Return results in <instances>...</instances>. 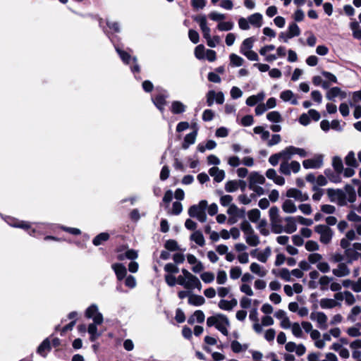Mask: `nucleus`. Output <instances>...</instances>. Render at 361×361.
<instances>
[{"instance_id":"1","label":"nucleus","mask_w":361,"mask_h":361,"mask_svg":"<svg viewBox=\"0 0 361 361\" xmlns=\"http://www.w3.org/2000/svg\"><path fill=\"white\" fill-rule=\"evenodd\" d=\"M194 20L199 24L203 37L206 39L207 45L211 48L216 47V45L220 43L221 39L218 35L211 36V30L207 25L206 16L204 15L197 16L194 18Z\"/></svg>"},{"instance_id":"2","label":"nucleus","mask_w":361,"mask_h":361,"mask_svg":"<svg viewBox=\"0 0 361 361\" xmlns=\"http://www.w3.org/2000/svg\"><path fill=\"white\" fill-rule=\"evenodd\" d=\"M207 325L209 327L215 326L221 334L228 336V328L230 326V322L228 317L222 314H216L209 317L207 319Z\"/></svg>"},{"instance_id":"3","label":"nucleus","mask_w":361,"mask_h":361,"mask_svg":"<svg viewBox=\"0 0 361 361\" xmlns=\"http://www.w3.org/2000/svg\"><path fill=\"white\" fill-rule=\"evenodd\" d=\"M296 221V218L293 216L283 218V222H280L272 232L277 234L283 232L293 233L297 230Z\"/></svg>"},{"instance_id":"4","label":"nucleus","mask_w":361,"mask_h":361,"mask_svg":"<svg viewBox=\"0 0 361 361\" xmlns=\"http://www.w3.org/2000/svg\"><path fill=\"white\" fill-rule=\"evenodd\" d=\"M207 207L206 200H201L197 204L191 206L188 209V214L190 217L196 218L200 222H205L207 215L205 209Z\"/></svg>"},{"instance_id":"5","label":"nucleus","mask_w":361,"mask_h":361,"mask_svg":"<svg viewBox=\"0 0 361 361\" xmlns=\"http://www.w3.org/2000/svg\"><path fill=\"white\" fill-rule=\"evenodd\" d=\"M240 228L244 233L245 241L250 246H257L259 244V237L255 233L250 223L244 221L240 224Z\"/></svg>"},{"instance_id":"6","label":"nucleus","mask_w":361,"mask_h":361,"mask_svg":"<svg viewBox=\"0 0 361 361\" xmlns=\"http://www.w3.org/2000/svg\"><path fill=\"white\" fill-rule=\"evenodd\" d=\"M181 272L185 276V289L190 290L197 288L198 290H201L202 283L196 276L185 269H182Z\"/></svg>"},{"instance_id":"7","label":"nucleus","mask_w":361,"mask_h":361,"mask_svg":"<svg viewBox=\"0 0 361 361\" xmlns=\"http://www.w3.org/2000/svg\"><path fill=\"white\" fill-rule=\"evenodd\" d=\"M314 231L319 234V240L322 243L329 244L331 241L333 231L328 226L322 224L317 225L314 227Z\"/></svg>"},{"instance_id":"8","label":"nucleus","mask_w":361,"mask_h":361,"mask_svg":"<svg viewBox=\"0 0 361 361\" xmlns=\"http://www.w3.org/2000/svg\"><path fill=\"white\" fill-rule=\"evenodd\" d=\"M327 195L331 202L336 203L339 206L347 204L346 195L341 190L328 189Z\"/></svg>"},{"instance_id":"9","label":"nucleus","mask_w":361,"mask_h":361,"mask_svg":"<svg viewBox=\"0 0 361 361\" xmlns=\"http://www.w3.org/2000/svg\"><path fill=\"white\" fill-rule=\"evenodd\" d=\"M85 317L88 319H92L95 324H102L104 321L103 315L99 311V307L97 305L92 304L85 310Z\"/></svg>"},{"instance_id":"10","label":"nucleus","mask_w":361,"mask_h":361,"mask_svg":"<svg viewBox=\"0 0 361 361\" xmlns=\"http://www.w3.org/2000/svg\"><path fill=\"white\" fill-rule=\"evenodd\" d=\"M300 170V164L298 161H292L290 162H281L280 164L279 171L280 173L290 176L291 173H298Z\"/></svg>"},{"instance_id":"11","label":"nucleus","mask_w":361,"mask_h":361,"mask_svg":"<svg viewBox=\"0 0 361 361\" xmlns=\"http://www.w3.org/2000/svg\"><path fill=\"white\" fill-rule=\"evenodd\" d=\"M312 321L317 323V326L322 330H325L328 327L327 316L322 312H312L310 316Z\"/></svg>"},{"instance_id":"12","label":"nucleus","mask_w":361,"mask_h":361,"mask_svg":"<svg viewBox=\"0 0 361 361\" xmlns=\"http://www.w3.org/2000/svg\"><path fill=\"white\" fill-rule=\"evenodd\" d=\"M305 169H319L323 165V155L317 154L312 159H305L302 162Z\"/></svg>"},{"instance_id":"13","label":"nucleus","mask_w":361,"mask_h":361,"mask_svg":"<svg viewBox=\"0 0 361 361\" xmlns=\"http://www.w3.org/2000/svg\"><path fill=\"white\" fill-rule=\"evenodd\" d=\"M269 218L271 231L278 227L280 222H283V218L279 215V210L276 207H272L269 209Z\"/></svg>"},{"instance_id":"14","label":"nucleus","mask_w":361,"mask_h":361,"mask_svg":"<svg viewBox=\"0 0 361 361\" xmlns=\"http://www.w3.org/2000/svg\"><path fill=\"white\" fill-rule=\"evenodd\" d=\"M216 101L217 104H221L224 102V95L223 92H215L214 90H210L207 94V104L209 106H211L214 104V101Z\"/></svg>"},{"instance_id":"15","label":"nucleus","mask_w":361,"mask_h":361,"mask_svg":"<svg viewBox=\"0 0 361 361\" xmlns=\"http://www.w3.org/2000/svg\"><path fill=\"white\" fill-rule=\"evenodd\" d=\"M332 274L338 278L345 277L350 274V269L347 263L341 262L332 269Z\"/></svg>"},{"instance_id":"16","label":"nucleus","mask_w":361,"mask_h":361,"mask_svg":"<svg viewBox=\"0 0 361 361\" xmlns=\"http://www.w3.org/2000/svg\"><path fill=\"white\" fill-rule=\"evenodd\" d=\"M286 196L290 198H294L300 202H305L309 200V195L296 188H290L287 190Z\"/></svg>"},{"instance_id":"17","label":"nucleus","mask_w":361,"mask_h":361,"mask_svg":"<svg viewBox=\"0 0 361 361\" xmlns=\"http://www.w3.org/2000/svg\"><path fill=\"white\" fill-rule=\"evenodd\" d=\"M249 319L254 322L252 328L257 334H261L262 332V325L259 323L258 312L257 308L252 309L250 312Z\"/></svg>"},{"instance_id":"18","label":"nucleus","mask_w":361,"mask_h":361,"mask_svg":"<svg viewBox=\"0 0 361 361\" xmlns=\"http://www.w3.org/2000/svg\"><path fill=\"white\" fill-rule=\"evenodd\" d=\"M209 174L213 177L214 180L216 183L221 182L225 178V172L224 170L216 166H213L209 170Z\"/></svg>"},{"instance_id":"19","label":"nucleus","mask_w":361,"mask_h":361,"mask_svg":"<svg viewBox=\"0 0 361 361\" xmlns=\"http://www.w3.org/2000/svg\"><path fill=\"white\" fill-rule=\"evenodd\" d=\"M280 98L283 102H290V104L293 105H297L298 104L297 97H295L294 93L290 90L281 92L280 94Z\"/></svg>"},{"instance_id":"20","label":"nucleus","mask_w":361,"mask_h":361,"mask_svg":"<svg viewBox=\"0 0 361 361\" xmlns=\"http://www.w3.org/2000/svg\"><path fill=\"white\" fill-rule=\"evenodd\" d=\"M238 305V301L235 298L231 300H221L219 302L218 306L221 310L226 311H231Z\"/></svg>"},{"instance_id":"21","label":"nucleus","mask_w":361,"mask_h":361,"mask_svg":"<svg viewBox=\"0 0 361 361\" xmlns=\"http://www.w3.org/2000/svg\"><path fill=\"white\" fill-rule=\"evenodd\" d=\"M250 270L252 273L262 278L266 276L268 273V271L264 267L256 262L251 263Z\"/></svg>"},{"instance_id":"22","label":"nucleus","mask_w":361,"mask_h":361,"mask_svg":"<svg viewBox=\"0 0 361 361\" xmlns=\"http://www.w3.org/2000/svg\"><path fill=\"white\" fill-rule=\"evenodd\" d=\"M111 267L115 271L118 280L121 281L126 277L127 270L123 264L120 263H116L113 264Z\"/></svg>"},{"instance_id":"23","label":"nucleus","mask_w":361,"mask_h":361,"mask_svg":"<svg viewBox=\"0 0 361 361\" xmlns=\"http://www.w3.org/2000/svg\"><path fill=\"white\" fill-rule=\"evenodd\" d=\"M100 324L92 322L88 325L87 332L90 334V340L92 342L95 341L102 335V333L99 332L97 329V326Z\"/></svg>"},{"instance_id":"24","label":"nucleus","mask_w":361,"mask_h":361,"mask_svg":"<svg viewBox=\"0 0 361 361\" xmlns=\"http://www.w3.org/2000/svg\"><path fill=\"white\" fill-rule=\"evenodd\" d=\"M336 97H341L343 99L346 97V94L343 92L339 87H334L329 90L326 94V97L329 100H334Z\"/></svg>"},{"instance_id":"25","label":"nucleus","mask_w":361,"mask_h":361,"mask_svg":"<svg viewBox=\"0 0 361 361\" xmlns=\"http://www.w3.org/2000/svg\"><path fill=\"white\" fill-rule=\"evenodd\" d=\"M265 98V94L264 92H260L256 95L250 96L246 99V104L249 106H253L258 102H262Z\"/></svg>"},{"instance_id":"26","label":"nucleus","mask_w":361,"mask_h":361,"mask_svg":"<svg viewBox=\"0 0 361 361\" xmlns=\"http://www.w3.org/2000/svg\"><path fill=\"white\" fill-rule=\"evenodd\" d=\"M250 25L255 27H260L262 25V15L255 13L247 17Z\"/></svg>"},{"instance_id":"27","label":"nucleus","mask_w":361,"mask_h":361,"mask_svg":"<svg viewBox=\"0 0 361 361\" xmlns=\"http://www.w3.org/2000/svg\"><path fill=\"white\" fill-rule=\"evenodd\" d=\"M265 182V178L257 172H252L249 176V185H262Z\"/></svg>"},{"instance_id":"28","label":"nucleus","mask_w":361,"mask_h":361,"mask_svg":"<svg viewBox=\"0 0 361 361\" xmlns=\"http://www.w3.org/2000/svg\"><path fill=\"white\" fill-rule=\"evenodd\" d=\"M344 256L346 257L347 263L351 264L358 259L360 255L356 250L351 247L344 251Z\"/></svg>"},{"instance_id":"29","label":"nucleus","mask_w":361,"mask_h":361,"mask_svg":"<svg viewBox=\"0 0 361 361\" xmlns=\"http://www.w3.org/2000/svg\"><path fill=\"white\" fill-rule=\"evenodd\" d=\"M320 307L322 309H332L337 306H340V302L331 298H322L319 302Z\"/></svg>"},{"instance_id":"30","label":"nucleus","mask_w":361,"mask_h":361,"mask_svg":"<svg viewBox=\"0 0 361 361\" xmlns=\"http://www.w3.org/2000/svg\"><path fill=\"white\" fill-rule=\"evenodd\" d=\"M197 134V131L195 130V131H193L190 133H188L185 135V137L184 138L183 143L182 145L183 149H187L190 147V145H191L195 142Z\"/></svg>"},{"instance_id":"31","label":"nucleus","mask_w":361,"mask_h":361,"mask_svg":"<svg viewBox=\"0 0 361 361\" xmlns=\"http://www.w3.org/2000/svg\"><path fill=\"white\" fill-rule=\"evenodd\" d=\"M166 97H167L166 96H164V95H162V94H159V95H157L154 97L152 98V102L154 104V105L161 111H163L164 109V106L166 104Z\"/></svg>"},{"instance_id":"32","label":"nucleus","mask_w":361,"mask_h":361,"mask_svg":"<svg viewBox=\"0 0 361 361\" xmlns=\"http://www.w3.org/2000/svg\"><path fill=\"white\" fill-rule=\"evenodd\" d=\"M255 42V39L253 37L245 39L240 48V53L252 50Z\"/></svg>"},{"instance_id":"33","label":"nucleus","mask_w":361,"mask_h":361,"mask_svg":"<svg viewBox=\"0 0 361 361\" xmlns=\"http://www.w3.org/2000/svg\"><path fill=\"white\" fill-rule=\"evenodd\" d=\"M204 314L202 310H196L188 319V322L190 324H193L195 322L202 323L204 322Z\"/></svg>"},{"instance_id":"34","label":"nucleus","mask_w":361,"mask_h":361,"mask_svg":"<svg viewBox=\"0 0 361 361\" xmlns=\"http://www.w3.org/2000/svg\"><path fill=\"white\" fill-rule=\"evenodd\" d=\"M347 334L350 337H358L361 336V323H356L354 326L346 329Z\"/></svg>"},{"instance_id":"35","label":"nucleus","mask_w":361,"mask_h":361,"mask_svg":"<svg viewBox=\"0 0 361 361\" xmlns=\"http://www.w3.org/2000/svg\"><path fill=\"white\" fill-rule=\"evenodd\" d=\"M205 302V299L202 295L191 294L188 298V303L194 306H201Z\"/></svg>"},{"instance_id":"36","label":"nucleus","mask_w":361,"mask_h":361,"mask_svg":"<svg viewBox=\"0 0 361 361\" xmlns=\"http://www.w3.org/2000/svg\"><path fill=\"white\" fill-rule=\"evenodd\" d=\"M282 209L286 213L293 214L297 211V207L292 200H286L282 204Z\"/></svg>"},{"instance_id":"37","label":"nucleus","mask_w":361,"mask_h":361,"mask_svg":"<svg viewBox=\"0 0 361 361\" xmlns=\"http://www.w3.org/2000/svg\"><path fill=\"white\" fill-rule=\"evenodd\" d=\"M190 240L195 242L198 245L202 247L205 244L204 238L200 231H195L190 237Z\"/></svg>"},{"instance_id":"38","label":"nucleus","mask_w":361,"mask_h":361,"mask_svg":"<svg viewBox=\"0 0 361 361\" xmlns=\"http://www.w3.org/2000/svg\"><path fill=\"white\" fill-rule=\"evenodd\" d=\"M186 106L179 101H174L171 103V111L173 114H182L185 111Z\"/></svg>"},{"instance_id":"39","label":"nucleus","mask_w":361,"mask_h":361,"mask_svg":"<svg viewBox=\"0 0 361 361\" xmlns=\"http://www.w3.org/2000/svg\"><path fill=\"white\" fill-rule=\"evenodd\" d=\"M291 148L292 146H288L279 152L280 158L282 160L281 162H288L293 156Z\"/></svg>"},{"instance_id":"40","label":"nucleus","mask_w":361,"mask_h":361,"mask_svg":"<svg viewBox=\"0 0 361 361\" xmlns=\"http://www.w3.org/2000/svg\"><path fill=\"white\" fill-rule=\"evenodd\" d=\"M271 253V248L267 247L263 251L259 252L256 255V259L262 263H266Z\"/></svg>"},{"instance_id":"41","label":"nucleus","mask_w":361,"mask_h":361,"mask_svg":"<svg viewBox=\"0 0 361 361\" xmlns=\"http://www.w3.org/2000/svg\"><path fill=\"white\" fill-rule=\"evenodd\" d=\"M293 335L296 338H303L304 334L302 326L298 322H293L290 328Z\"/></svg>"},{"instance_id":"42","label":"nucleus","mask_w":361,"mask_h":361,"mask_svg":"<svg viewBox=\"0 0 361 361\" xmlns=\"http://www.w3.org/2000/svg\"><path fill=\"white\" fill-rule=\"evenodd\" d=\"M333 277L326 275L322 276L319 279V284L322 290H326L328 289L329 285L331 284L333 281Z\"/></svg>"},{"instance_id":"43","label":"nucleus","mask_w":361,"mask_h":361,"mask_svg":"<svg viewBox=\"0 0 361 361\" xmlns=\"http://www.w3.org/2000/svg\"><path fill=\"white\" fill-rule=\"evenodd\" d=\"M253 131L255 134H258L261 135V139L262 141L268 140L270 133L268 130H265V128L262 126H256L253 128Z\"/></svg>"},{"instance_id":"44","label":"nucleus","mask_w":361,"mask_h":361,"mask_svg":"<svg viewBox=\"0 0 361 361\" xmlns=\"http://www.w3.org/2000/svg\"><path fill=\"white\" fill-rule=\"evenodd\" d=\"M332 166L337 173H341L343 171V161L340 157H334L332 159Z\"/></svg>"},{"instance_id":"45","label":"nucleus","mask_w":361,"mask_h":361,"mask_svg":"<svg viewBox=\"0 0 361 361\" xmlns=\"http://www.w3.org/2000/svg\"><path fill=\"white\" fill-rule=\"evenodd\" d=\"M267 118L273 123H279L283 121L282 116L279 111H273L267 114Z\"/></svg>"},{"instance_id":"46","label":"nucleus","mask_w":361,"mask_h":361,"mask_svg":"<svg viewBox=\"0 0 361 361\" xmlns=\"http://www.w3.org/2000/svg\"><path fill=\"white\" fill-rule=\"evenodd\" d=\"M345 162L346 165L351 167L356 168L358 166L355 153L353 151L348 152L347 156L345 157Z\"/></svg>"},{"instance_id":"47","label":"nucleus","mask_w":361,"mask_h":361,"mask_svg":"<svg viewBox=\"0 0 361 361\" xmlns=\"http://www.w3.org/2000/svg\"><path fill=\"white\" fill-rule=\"evenodd\" d=\"M345 192H344L346 195V200H348L350 202H354L356 199V195L353 187L350 185H347L345 187Z\"/></svg>"},{"instance_id":"48","label":"nucleus","mask_w":361,"mask_h":361,"mask_svg":"<svg viewBox=\"0 0 361 361\" xmlns=\"http://www.w3.org/2000/svg\"><path fill=\"white\" fill-rule=\"evenodd\" d=\"M231 348L234 353H240L243 351H245L248 348V345L247 344L242 345L238 341H232V343L231 344Z\"/></svg>"},{"instance_id":"49","label":"nucleus","mask_w":361,"mask_h":361,"mask_svg":"<svg viewBox=\"0 0 361 361\" xmlns=\"http://www.w3.org/2000/svg\"><path fill=\"white\" fill-rule=\"evenodd\" d=\"M109 238V234L108 233H101L93 239L92 243L95 246H98L108 240Z\"/></svg>"},{"instance_id":"50","label":"nucleus","mask_w":361,"mask_h":361,"mask_svg":"<svg viewBox=\"0 0 361 361\" xmlns=\"http://www.w3.org/2000/svg\"><path fill=\"white\" fill-rule=\"evenodd\" d=\"M230 63L232 66H241L244 62V59L235 54H231L229 56Z\"/></svg>"},{"instance_id":"51","label":"nucleus","mask_w":361,"mask_h":361,"mask_svg":"<svg viewBox=\"0 0 361 361\" xmlns=\"http://www.w3.org/2000/svg\"><path fill=\"white\" fill-rule=\"evenodd\" d=\"M234 24L231 21H222L219 22L216 26V28L219 31H229L233 30Z\"/></svg>"},{"instance_id":"52","label":"nucleus","mask_w":361,"mask_h":361,"mask_svg":"<svg viewBox=\"0 0 361 361\" xmlns=\"http://www.w3.org/2000/svg\"><path fill=\"white\" fill-rule=\"evenodd\" d=\"M239 188L238 180H229L225 184V190L228 192H233Z\"/></svg>"},{"instance_id":"53","label":"nucleus","mask_w":361,"mask_h":361,"mask_svg":"<svg viewBox=\"0 0 361 361\" xmlns=\"http://www.w3.org/2000/svg\"><path fill=\"white\" fill-rule=\"evenodd\" d=\"M277 275L285 281H292L290 271L286 268L279 269Z\"/></svg>"},{"instance_id":"54","label":"nucleus","mask_w":361,"mask_h":361,"mask_svg":"<svg viewBox=\"0 0 361 361\" xmlns=\"http://www.w3.org/2000/svg\"><path fill=\"white\" fill-rule=\"evenodd\" d=\"M312 190L314 191V194L312 195V200L314 202L320 201L324 195V190L318 188L317 185H314L312 187Z\"/></svg>"},{"instance_id":"55","label":"nucleus","mask_w":361,"mask_h":361,"mask_svg":"<svg viewBox=\"0 0 361 361\" xmlns=\"http://www.w3.org/2000/svg\"><path fill=\"white\" fill-rule=\"evenodd\" d=\"M287 32L294 37L300 35V30L296 23H292L289 25Z\"/></svg>"},{"instance_id":"56","label":"nucleus","mask_w":361,"mask_h":361,"mask_svg":"<svg viewBox=\"0 0 361 361\" xmlns=\"http://www.w3.org/2000/svg\"><path fill=\"white\" fill-rule=\"evenodd\" d=\"M200 278L205 283H210L214 281L215 276L212 272L205 271L200 274Z\"/></svg>"},{"instance_id":"57","label":"nucleus","mask_w":361,"mask_h":361,"mask_svg":"<svg viewBox=\"0 0 361 361\" xmlns=\"http://www.w3.org/2000/svg\"><path fill=\"white\" fill-rule=\"evenodd\" d=\"M247 216L250 221L255 223L259 220L260 212L257 209H253L248 212Z\"/></svg>"},{"instance_id":"58","label":"nucleus","mask_w":361,"mask_h":361,"mask_svg":"<svg viewBox=\"0 0 361 361\" xmlns=\"http://www.w3.org/2000/svg\"><path fill=\"white\" fill-rule=\"evenodd\" d=\"M116 51L120 56V57L123 63H125L126 64L130 63L131 56L128 52L121 50L118 47H116Z\"/></svg>"},{"instance_id":"59","label":"nucleus","mask_w":361,"mask_h":361,"mask_svg":"<svg viewBox=\"0 0 361 361\" xmlns=\"http://www.w3.org/2000/svg\"><path fill=\"white\" fill-rule=\"evenodd\" d=\"M361 313V307L358 305L354 306L351 310L350 313L348 317V319L352 322H355L356 320V317Z\"/></svg>"},{"instance_id":"60","label":"nucleus","mask_w":361,"mask_h":361,"mask_svg":"<svg viewBox=\"0 0 361 361\" xmlns=\"http://www.w3.org/2000/svg\"><path fill=\"white\" fill-rule=\"evenodd\" d=\"M209 18L210 20L216 22H222L226 18V15L224 13H218L216 11H212L209 13Z\"/></svg>"},{"instance_id":"61","label":"nucleus","mask_w":361,"mask_h":361,"mask_svg":"<svg viewBox=\"0 0 361 361\" xmlns=\"http://www.w3.org/2000/svg\"><path fill=\"white\" fill-rule=\"evenodd\" d=\"M205 48L204 45L199 44L195 49V56L198 59H204Z\"/></svg>"},{"instance_id":"62","label":"nucleus","mask_w":361,"mask_h":361,"mask_svg":"<svg viewBox=\"0 0 361 361\" xmlns=\"http://www.w3.org/2000/svg\"><path fill=\"white\" fill-rule=\"evenodd\" d=\"M307 259H308V262L310 264H317L322 259V255L317 252H314V253H312V254L309 255Z\"/></svg>"},{"instance_id":"63","label":"nucleus","mask_w":361,"mask_h":361,"mask_svg":"<svg viewBox=\"0 0 361 361\" xmlns=\"http://www.w3.org/2000/svg\"><path fill=\"white\" fill-rule=\"evenodd\" d=\"M226 281H227L226 272L224 270H219L217 272L216 283L219 285H223V284L226 283Z\"/></svg>"},{"instance_id":"64","label":"nucleus","mask_w":361,"mask_h":361,"mask_svg":"<svg viewBox=\"0 0 361 361\" xmlns=\"http://www.w3.org/2000/svg\"><path fill=\"white\" fill-rule=\"evenodd\" d=\"M305 248L307 251L314 252L319 250V245L316 241L308 240L305 243Z\"/></svg>"}]
</instances>
